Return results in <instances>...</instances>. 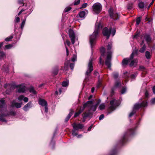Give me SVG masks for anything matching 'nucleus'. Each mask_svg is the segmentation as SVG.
<instances>
[{
    "label": "nucleus",
    "mask_w": 155,
    "mask_h": 155,
    "mask_svg": "<svg viewBox=\"0 0 155 155\" xmlns=\"http://www.w3.org/2000/svg\"><path fill=\"white\" fill-rule=\"evenodd\" d=\"M102 28V25L101 23L96 25L95 30L91 35L90 37V42L91 48L94 46L96 39L98 35V31L100 28Z\"/></svg>",
    "instance_id": "nucleus-1"
},
{
    "label": "nucleus",
    "mask_w": 155,
    "mask_h": 155,
    "mask_svg": "<svg viewBox=\"0 0 155 155\" xmlns=\"http://www.w3.org/2000/svg\"><path fill=\"white\" fill-rule=\"evenodd\" d=\"M93 104V101H89L84 104L83 106L84 109L86 107L88 108V112H87V113H89V115L92 114L93 112L96 111L97 107V104H95L94 105H92Z\"/></svg>",
    "instance_id": "nucleus-2"
},
{
    "label": "nucleus",
    "mask_w": 155,
    "mask_h": 155,
    "mask_svg": "<svg viewBox=\"0 0 155 155\" xmlns=\"http://www.w3.org/2000/svg\"><path fill=\"white\" fill-rule=\"evenodd\" d=\"M116 30L115 28H113L111 29V28L108 29L107 28H104L103 30V34L104 35L106 36L107 39H108L110 37V33L113 36L115 34Z\"/></svg>",
    "instance_id": "nucleus-3"
},
{
    "label": "nucleus",
    "mask_w": 155,
    "mask_h": 155,
    "mask_svg": "<svg viewBox=\"0 0 155 155\" xmlns=\"http://www.w3.org/2000/svg\"><path fill=\"white\" fill-rule=\"evenodd\" d=\"M93 59L92 58H90L88 64L87 70L86 72V79L90 75V73L93 70V68L92 65V61Z\"/></svg>",
    "instance_id": "nucleus-4"
},
{
    "label": "nucleus",
    "mask_w": 155,
    "mask_h": 155,
    "mask_svg": "<svg viewBox=\"0 0 155 155\" xmlns=\"http://www.w3.org/2000/svg\"><path fill=\"white\" fill-rule=\"evenodd\" d=\"M120 103L119 101L117 100L114 99L111 100L110 102V106L108 108V110L112 111L114 110L116 107L119 105Z\"/></svg>",
    "instance_id": "nucleus-5"
},
{
    "label": "nucleus",
    "mask_w": 155,
    "mask_h": 155,
    "mask_svg": "<svg viewBox=\"0 0 155 155\" xmlns=\"http://www.w3.org/2000/svg\"><path fill=\"white\" fill-rule=\"evenodd\" d=\"M137 50L135 49L134 50L130 55V58H127L124 59L122 61V64L123 65H127L128 64V63L130 62L131 60L134 57V55L137 54Z\"/></svg>",
    "instance_id": "nucleus-6"
},
{
    "label": "nucleus",
    "mask_w": 155,
    "mask_h": 155,
    "mask_svg": "<svg viewBox=\"0 0 155 155\" xmlns=\"http://www.w3.org/2000/svg\"><path fill=\"white\" fill-rule=\"evenodd\" d=\"M93 10L96 14H99L102 10V6L99 3H96L94 4L93 6Z\"/></svg>",
    "instance_id": "nucleus-7"
},
{
    "label": "nucleus",
    "mask_w": 155,
    "mask_h": 155,
    "mask_svg": "<svg viewBox=\"0 0 155 155\" xmlns=\"http://www.w3.org/2000/svg\"><path fill=\"white\" fill-rule=\"evenodd\" d=\"M112 53V51H109L107 52V57L105 61V64L108 68H110L111 67Z\"/></svg>",
    "instance_id": "nucleus-8"
},
{
    "label": "nucleus",
    "mask_w": 155,
    "mask_h": 155,
    "mask_svg": "<svg viewBox=\"0 0 155 155\" xmlns=\"http://www.w3.org/2000/svg\"><path fill=\"white\" fill-rule=\"evenodd\" d=\"M7 112L4 111L2 113H1L0 114V121L3 122H6V120L4 118V117L6 116L9 115H14L15 113V112L11 111L9 114H6Z\"/></svg>",
    "instance_id": "nucleus-9"
},
{
    "label": "nucleus",
    "mask_w": 155,
    "mask_h": 155,
    "mask_svg": "<svg viewBox=\"0 0 155 155\" xmlns=\"http://www.w3.org/2000/svg\"><path fill=\"white\" fill-rule=\"evenodd\" d=\"M109 13L110 17L114 20L117 19L119 18L118 14L115 12H114V10L110 8L109 10Z\"/></svg>",
    "instance_id": "nucleus-10"
},
{
    "label": "nucleus",
    "mask_w": 155,
    "mask_h": 155,
    "mask_svg": "<svg viewBox=\"0 0 155 155\" xmlns=\"http://www.w3.org/2000/svg\"><path fill=\"white\" fill-rule=\"evenodd\" d=\"M6 105L5 102V100L3 98L0 100V111L2 113L4 111L7 112Z\"/></svg>",
    "instance_id": "nucleus-11"
},
{
    "label": "nucleus",
    "mask_w": 155,
    "mask_h": 155,
    "mask_svg": "<svg viewBox=\"0 0 155 155\" xmlns=\"http://www.w3.org/2000/svg\"><path fill=\"white\" fill-rule=\"evenodd\" d=\"M147 105V103L146 102L143 101L141 103H136L134 106L133 110H136L139 109L142 107H145Z\"/></svg>",
    "instance_id": "nucleus-12"
},
{
    "label": "nucleus",
    "mask_w": 155,
    "mask_h": 155,
    "mask_svg": "<svg viewBox=\"0 0 155 155\" xmlns=\"http://www.w3.org/2000/svg\"><path fill=\"white\" fill-rule=\"evenodd\" d=\"M88 13V11L87 10L85 9L83 11L80 12L78 15V18H79L80 19L82 20L85 18V16Z\"/></svg>",
    "instance_id": "nucleus-13"
},
{
    "label": "nucleus",
    "mask_w": 155,
    "mask_h": 155,
    "mask_svg": "<svg viewBox=\"0 0 155 155\" xmlns=\"http://www.w3.org/2000/svg\"><path fill=\"white\" fill-rule=\"evenodd\" d=\"M39 104L42 106H45V111L47 113L48 109L47 101L44 99H41L39 101Z\"/></svg>",
    "instance_id": "nucleus-14"
},
{
    "label": "nucleus",
    "mask_w": 155,
    "mask_h": 155,
    "mask_svg": "<svg viewBox=\"0 0 155 155\" xmlns=\"http://www.w3.org/2000/svg\"><path fill=\"white\" fill-rule=\"evenodd\" d=\"M69 35L71 38L72 44H74L75 43V34L74 31L71 29L69 30Z\"/></svg>",
    "instance_id": "nucleus-15"
},
{
    "label": "nucleus",
    "mask_w": 155,
    "mask_h": 155,
    "mask_svg": "<svg viewBox=\"0 0 155 155\" xmlns=\"http://www.w3.org/2000/svg\"><path fill=\"white\" fill-rule=\"evenodd\" d=\"M72 126L73 128L76 129L77 130H78L79 129H82L84 127L83 124H77L76 123H73L72 124Z\"/></svg>",
    "instance_id": "nucleus-16"
},
{
    "label": "nucleus",
    "mask_w": 155,
    "mask_h": 155,
    "mask_svg": "<svg viewBox=\"0 0 155 155\" xmlns=\"http://www.w3.org/2000/svg\"><path fill=\"white\" fill-rule=\"evenodd\" d=\"M21 104L16 102L15 100H13L11 102V106L12 107H15L17 108H20L21 106Z\"/></svg>",
    "instance_id": "nucleus-17"
},
{
    "label": "nucleus",
    "mask_w": 155,
    "mask_h": 155,
    "mask_svg": "<svg viewBox=\"0 0 155 155\" xmlns=\"http://www.w3.org/2000/svg\"><path fill=\"white\" fill-rule=\"evenodd\" d=\"M16 87H19L17 91V92L19 93H23L25 91V87L24 86L20 85L17 86Z\"/></svg>",
    "instance_id": "nucleus-18"
},
{
    "label": "nucleus",
    "mask_w": 155,
    "mask_h": 155,
    "mask_svg": "<svg viewBox=\"0 0 155 155\" xmlns=\"http://www.w3.org/2000/svg\"><path fill=\"white\" fill-rule=\"evenodd\" d=\"M100 51L101 53V56L100 58V63L101 64L102 58L101 57H104V56L105 48L104 47H102L100 49Z\"/></svg>",
    "instance_id": "nucleus-19"
},
{
    "label": "nucleus",
    "mask_w": 155,
    "mask_h": 155,
    "mask_svg": "<svg viewBox=\"0 0 155 155\" xmlns=\"http://www.w3.org/2000/svg\"><path fill=\"white\" fill-rule=\"evenodd\" d=\"M31 102H29L27 104L25 105L23 107V109L25 111L28 110L29 108L31 107Z\"/></svg>",
    "instance_id": "nucleus-20"
},
{
    "label": "nucleus",
    "mask_w": 155,
    "mask_h": 155,
    "mask_svg": "<svg viewBox=\"0 0 155 155\" xmlns=\"http://www.w3.org/2000/svg\"><path fill=\"white\" fill-rule=\"evenodd\" d=\"M74 112V110H72L71 109H70V112L65 119V122H67L68 120L70 117L72 115L73 113Z\"/></svg>",
    "instance_id": "nucleus-21"
},
{
    "label": "nucleus",
    "mask_w": 155,
    "mask_h": 155,
    "mask_svg": "<svg viewBox=\"0 0 155 155\" xmlns=\"http://www.w3.org/2000/svg\"><path fill=\"white\" fill-rule=\"evenodd\" d=\"M84 108L83 106L82 107H81L80 110H79L78 112H76L75 114H74V117H77L78 116L81 114V113L83 111V110H84Z\"/></svg>",
    "instance_id": "nucleus-22"
},
{
    "label": "nucleus",
    "mask_w": 155,
    "mask_h": 155,
    "mask_svg": "<svg viewBox=\"0 0 155 155\" xmlns=\"http://www.w3.org/2000/svg\"><path fill=\"white\" fill-rule=\"evenodd\" d=\"M82 115L83 117L82 121L83 122H84L85 121L86 118L88 117L90 115L89 113H87V112H85Z\"/></svg>",
    "instance_id": "nucleus-23"
},
{
    "label": "nucleus",
    "mask_w": 155,
    "mask_h": 155,
    "mask_svg": "<svg viewBox=\"0 0 155 155\" xmlns=\"http://www.w3.org/2000/svg\"><path fill=\"white\" fill-rule=\"evenodd\" d=\"M144 38L147 43L150 42L151 41V38L149 35H145Z\"/></svg>",
    "instance_id": "nucleus-24"
},
{
    "label": "nucleus",
    "mask_w": 155,
    "mask_h": 155,
    "mask_svg": "<svg viewBox=\"0 0 155 155\" xmlns=\"http://www.w3.org/2000/svg\"><path fill=\"white\" fill-rule=\"evenodd\" d=\"M137 62V60L136 59L131 61L130 63L129 64L130 66V67H132L135 65H136Z\"/></svg>",
    "instance_id": "nucleus-25"
},
{
    "label": "nucleus",
    "mask_w": 155,
    "mask_h": 155,
    "mask_svg": "<svg viewBox=\"0 0 155 155\" xmlns=\"http://www.w3.org/2000/svg\"><path fill=\"white\" fill-rule=\"evenodd\" d=\"M29 91L30 93H32L34 94H37L36 91L34 90L33 87H30Z\"/></svg>",
    "instance_id": "nucleus-26"
},
{
    "label": "nucleus",
    "mask_w": 155,
    "mask_h": 155,
    "mask_svg": "<svg viewBox=\"0 0 155 155\" xmlns=\"http://www.w3.org/2000/svg\"><path fill=\"white\" fill-rule=\"evenodd\" d=\"M146 46L145 45H144L140 49L139 51L141 53H143L146 49Z\"/></svg>",
    "instance_id": "nucleus-27"
},
{
    "label": "nucleus",
    "mask_w": 155,
    "mask_h": 155,
    "mask_svg": "<svg viewBox=\"0 0 155 155\" xmlns=\"http://www.w3.org/2000/svg\"><path fill=\"white\" fill-rule=\"evenodd\" d=\"M145 56L147 59H150L151 58L150 53L148 51H146L145 53Z\"/></svg>",
    "instance_id": "nucleus-28"
},
{
    "label": "nucleus",
    "mask_w": 155,
    "mask_h": 155,
    "mask_svg": "<svg viewBox=\"0 0 155 155\" xmlns=\"http://www.w3.org/2000/svg\"><path fill=\"white\" fill-rule=\"evenodd\" d=\"M105 105L104 103L101 104L99 106L98 108L100 110H102L104 109Z\"/></svg>",
    "instance_id": "nucleus-29"
},
{
    "label": "nucleus",
    "mask_w": 155,
    "mask_h": 155,
    "mask_svg": "<svg viewBox=\"0 0 155 155\" xmlns=\"http://www.w3.org/2000/svg\"><path fill=\"white\" fill-rule=\"evenodd\" d=\"M68 83L69 82L68 81H63L62 83V85L63 87H66L68 86Z\"/></svg>",
    "instance_id": "nucleus-30"
},
{
    "label": "nucleus",
    "mask_w": 155,
    "mask_h": 155,
    "mask_svg": "<svg viewBox=\"0 0 155 155\" xmlns=\"http://www.w3.org/2000/svg\"><path fill=\"white\" fill-rule=\"evenodd\" d=\"M113 76L115 79H117L118 77V74L117 72H114L113 73Z\"/></svg>",
    "instance_id": "nucleus-31"
},
{
    "label": "nucleus",
    "mask_w": 155,
    "mask_h": 155,
    "mask_svg": "<svg viewBox=\"0 0 155 155\" xmlns=\"http://www.w3.org/2000/svg\"><path fill=\"white\" fill-rule=\"evenodd\" d=\"M112 47V44L110 42H109L107 46V48L108 50H111Z\"/></svg>",
    "instance_id": "nucleus-32"
},
{
    "label": "nucleus",
    "mask_w": 155,
    "mask_h": 155,
    "mask_svg": "<svg viewBox=\"0 0 155 155\" xmlns=\"http://www.w3.org/2000/svg\"><path fill=\"white\" fill-rule=\"evenodd\" d=\"M76 129L75 128H73V130L72 131V135L73 136H77L78 135V134L77 132H76Z\"/></svg>",
    "instance_id": "nucleus-33"
},
{
    "label": "nucleus",
    "mask_w": 155,
    "mask_h": 155,
    "mask_svg": "<svg viewBox=\"0 0 155 155\" xmlns=\"http://www.w3.org/2000/svg\"><path fill=\"white\" fill-rule=\"evenodd\" d=\"M139 7L141 8H143L144 7V3L143 2H140L138 4Z\"/></svg>",
    "instance_id": "nucleus-34"
},
{
    "label": "nucleus",
    "mask_w": 155,
    "mask_h": 155,
    "mask_svg": "<svg viewBox=\"0 0 155 155\" xmlns=\"http://www.w3.org/2000/svg\"><path fill=\"white\" fill-rule=\"evenodd\" d=\"M26 21V19H25L23 20L21 23V28L22 29H23L24 26L25 24V22Z\"/></svg>",
    "instance_id": "nucleus-35"
},
{
    "label": "nucleus",
    "mask_w": 155,
    "mask_h": 155,
    "mask_svg": "<svg viewBox=\"0 0 155 155\" xmlns=\"http://www.w3.org/2000/svg\"><path fill=\"white\" fill-rule=\"evenodd\" d=\"M137 73H135L134 74H132L130 76V78L132 79H134L135 78L136 76H137Z\"/></svg>",
    "instance_id": "nucleus-36"
},
{
    "label": "nucleus",
    "mask_w": 155,
    "mask_h": 155,
    "mask_svg": "<svg viewBox=\"0 0 155 155\" xmlns=\"http://www.w3.org/2000/svg\"><path fill=\"white\" fill-rule=\"evenodd\" d=\"M120 85V83L118 81H117L115 83L114 87H118Z\"/></svg>",
    "instance_id": "nucleus-37"
},
{
    "label": "nucleus",
    "mask_w": 155,
    "mask_h": 155,
    "mask_svg": "<svg viewBox=\"0 0 155 155\" xmlns=\"http://www.w3.org/2000/svg\"><path fill=\"white\" fill-rule=\"evenodd\" d=\"M141 21V18L140 17H138L137 18L136 20V24L138 25L139 24Z\"/></svg>",
    "instance_id": "nucleus-38"
},
{
    "label": "nucleus",
    "mask_w": 155,
    "mask_h": 155,
    "mask_svg": "<svg viewBox=\"0 0 155 155\" xmlns=\"http://www.w3.org/2000/svg\"><path fill=\"white\" fill-rule=\"evenodd\" d=\"M77 55L76 54H74L71 58V61L73 62L75 61L77 59Z\"/></svg>",
    "instance_id": "nucleus-39"
},
{
    "label": "nucleus",
    "mask_w": 155,
    "mask_h": 155,
    "mask_svg": "<svg viewBox=\"0 0 155 155\" xmlns=\"http://www.w3.org/2000/svg\"><path fill=\"white\" fill-rule=\"evenodd\" d=\"M136 111L135 110H133L132 111L130 112V114L129 115V117H132V116H133L134 114L136 113Z\"/></svg>",
    "instance_id": "nucleus-40"
},
{
    "label": "nucleus",
    "mask_w": 155,
    "mask_h": 155,
    "mask_svg": "<svg viewBox=\"0 0 155 155\" xmlns=\"http://www.w3.org/2000/svg\"><path fill=\"white\" fill-rule=\"evenodd\" d=\"M128 133H125L124 136H123V139H122V140H121V143H124V140H125L126 139V137L127 136V135Z\"/></svg>",
    "instance_id": "nucleus-41"
},
{
    "label": "nucleus",
    "mask_w": 155,
    "mask_h": 155,
    "mask_svg": "<svg viewBox=\"0 0 155 155\" xmlns=\"http://www.w3.org/2000/svg\"><path fill=\"white\" fill-rule=\"evenodd\" d=\"M13 38V37L12 36H11L6 38L5 40L6 41H10Z\"/></svg>",
    "instance_id": "nucleus-42"
},
{
    "label": "nucleus",
    "mask_w": 155,
    "mask_h": 155,
    "mask_svg": "<svg viewBox=\"0 0 155 155\" xmlns=\"http://www.w3.org/2000/svg\"><path fill=\"white\" fill-rule=\"evenodd\" d=\"M126 91V88L124 87L121 91V93L122 94H123L125 93Z\"/></svg>",
    "instance_id": "nucleus-43"
},
{
    "label": "nucleus",
    "mask_w": 155,
    "mask_h": 155,
    "mask_svg": "<svg viewBox=\"0 0 155 155\" xmlns=\"http://www.w3.org/2000/svg\"><path fill=\"white\" fill-rule=\"evenodd\" d=\"M24 97L23 95H21L18 97V99L19 101H21L23 100Z\"/></svg>",
    "instance_id": "nucleus-44"
},
{
    "label": "nucleus",
    "mask_w": 155,
    "mask_h": 155,
    "mask_svg": "<svg viewBox=\"0 0 155 155\" xmlns=\"http://www.w3.org/2000/svg\"><path fill=\"white\" fill-rule=\"evenodd\" d=\"M59 92H58V91H55V94L57 95L60 94L61 93V88H59L58 89Z\"/></svg>",
    "instance_id": "nucleus-45"
},
{
    "label": "nucleus",
    "mask_w": 155,
    "mask_h": 155,
    "mask_svg": "<svg viewBox=\"0 0 155 155\" xmlns=\"http://www.w3.org/2000/svg\"><path fill=\"white\" fill-rule=\"evenodd\" d=\"M134 132V129H131L129 130L128 134H133Z\"/></svg>",
    "instance_id": "nucleus-46"
},
{
    "label": "nucleus",
    "mask_w": 155,
    "mask_h": 155,
    "mask_svg": "<svg viewBox=\"0 0 155 155\" xmlns=\"http://www.w3.org/2000/svg\"><path fill=\"white\" fill-rule=\"evenodd\" d=\"M71 9V7H68L64 9V12H68Z\"/></svg>",
    "instance_id": "nucleus-47"
},
{
    "label": "nucleus",
    "mask_w": 155,
    "mask_h": 155,
    "mask_svg": "<svg viewBox=\"0 0 155 155\" xmlns=\"http://www.w3.org/2000/svg\"><path fill=\"white\" fill-rule=\"evenodd\" d=\"M70 63V61L68 60L67 61H66L64 63V67H66L67 68L68 65Z\"/></svg>",
    "instance_id": "nucleus-48"
},
{
    "label": "nucleus",
    "mask_w": 155,
    "mask_h": 155,
    "mask_svg": "<svg viewBox=\"0 0 155 155\" xmlns=\"http://www.w3.org/2000/svg\"><path fill=\"white\" fill-rule=\"evenodd\" d=\"M12 46L11 45H8L5 46V49H9Z\"/></svg>",
    "instance_id": "nucleus-49"
},
{
    "label": "nucleus",
    "mask_w": 155,
    "mask_h": 155,
    "mask_svg": "<svg viewBox=\"0 0 155 155\" xmlns=\"http://www.w3.org/2000/svg\"><path fill=\"white\" fill-rule=\"evenodd\" d=\"M74 63H70L69 65L70 67L71 68V69L73 70L74 67Z\"/></svg>",
    "instance_id": "nucleus-50"
},
{
    "label": "nucleus",
    "mask_w": 155,
    "mask_h": 155,
    "mask_svg": "<svg viewBox=\"0 0 155 155\" xmlns=\"http://www.w3.org/2000/svg\"><path fill=\"white\" fill-rule=\"evenodd\" d=\"M20 21V18L19 17H16L14 20L15 22H18Z\"/></svg>",
    "instance_id": "nucleus-51"
},
{
    "label": "nucleus",
    "mask_w": 155,
    "mask_h": 155,
    "mask_svg": "<svg viewBox=\"0 0 155 155\" xmlns=\"http://www.w3.org/2000/svg\"><path fill=\"white\" fill-rule=\"evenodd\" d=\"M87 5V3H85L83 4L82 6L80 8H86Z\"/></svg>",
    "instance_id": "nucleus-52"
},
{
    "label": "nucleus",
    "mask_w": 155,
    "mask_h": 155,
    "mask_svg": "<svg viewBox=\"0 0 155 155\" xmlns=\"http://www.w3.org/2000/svg\"><path fill=\"white\" fill-rule=\"evenodd\" d=\"M80 0H78L77 1H75L74 2V5H77L79 4L80 3Z\"/></svg>",
    "instance_id": "nucleus-53"
},
{
    "label": "nucleus",
    "mask_w": 155,
    "mask_h": 155,
    "mask_svg": "<svg viewBox=\"0 0 155 155\" xmlns=\"http://www.w3.org/2000/svg\"><path fill=\"white\" fill-rule=\"evenodd\" d=\"M101 82L99 80L98 84L97 85V88L101 86Z\"/></svg>",
    "instance_id": "nucleus-54"
},
{
    "label": "nucleus",
    "mask_w": 155,
    "mask_h": 155,
    "mask_svg": "<svg viewBox=\"0 0 155 155\" xmlns=\"http://www.w3.org/2000/svg\"><path fill=\"white\" fill-rule=\"evenodd\" d=\"M66 43L67 45L68 46H70V41L68 40H67L66 41V43H64V45L65 46H66Z\"/></svg>",
    "instance_id": "nucleus-55"
},
{
    "label": "nucleus",
    "mask_w": 155,
    "mask_h": 155,
    "mask_svg": "<svg viewBox=\"0 0 155 155\" xmlns=\"http://www.w3.org/2000/svg\"><path fill=\"white\" fill-rule=\"evenodd\" d=\"M104 117V116L103 114H102L100 115L99 117V119L100 120H101L103 119Z\"/></svg>",
    "instance_id": "nucleus-56"
},
{
    "label": "nucleus",
    "mask_w": 155,
    "mask_h": 155,
    "mask_svg": "<svg viewBox=\"0 0 155 155\" xmlns=\"http://www.w3.org/2000/svg\"><path fill=\"white\" fill-rule=\"evenodd\" d=\"M23 100L25 102H27L28 101V99L27 97H24Z\"/></svg>",
    "instance_id": "nucleus-57"
},
{
    "label": "nucleus",
    "mask_w": 155,
    "mask_h": 155,
    "mask_svg": "<svg viewBox=\"0 0 155 155\" xmlns=\"http://www.w3.org/2000/svg\"><path fill=\"white\" fill-rule=\"evenodd\" d=\"M139 69L140 70L143 71L145 69V68L142 66H140L139 67Z\"/></svg>",
    "instance_id": "nucleus-58"
},
{
    "label": "nucleus",
    "mask_w": 155,
    "mask_h": 155,
    "mask_svg": "<svg viewBox=\"0 0 155 155\" xmlns=\"http://www.w3.org/2000/svg\"><path fill=\"white\" fill-rule=\"evenodd\" d=\"M151 102L152 104H155V98L152 99V100L151 101Z\"/></svg>",
    "instance_id": "nucleus-59"
},
{
    "label": "nucleus",
    "mask_w": 155,
    "mask_h": 155,
    "mask_svg": "<svg viewBox=\"0 0 155 155\" xmlns=\"http://www.w3.org/2000/svg\"><path fill=\"white\" fill-rule=\"evenodd\" d=\"M65 48H66V51L67 55H68V54H69L68 50V48L66 46H65Z\"/></svg>",
    "instance_id": "nucleus-60"
},
{
    "label": "nucleus",
    "mask_w": 155,
    "mask_h": 155,
    "mask_svg": "<svg viewBox=\"0 0 155 155\" xmlns=\"http://www.w3.org/2000/svg\"><path fill=\"white\" fill-rule=\"evenodd\" d=\"M94 74L95 75L97 76V75L99 74L98 73L97 71H95L94 72Z\"/></svg>",
    "instance_id": "nucleus-61"
},
{
    "label": "nucleus",
    "mask_w": 155,
    "mask_h": 155,
    "mask_svg": "<svg viewBox=\"0 0 155 155\" xmlns=\"http://www.w3.org/2000/svg\"><path fill=\"white\" fill-rule=\"evenodd\" d=\"M18 3L19 4H23L22 0H19L18 1Z\"/></svg>",
    "instance_id": "nucleus-62"
},
{
    "label": "nucleus",
    "mask_w": 155,
    "mask_h": 155,
    "mask_svg": "<svg viewBox=\"0 0 155 155\" xmlns=\"http://www.w3.org/2000/svg\"><path fill=\"white\" fill-rule=\"evenodd\" d=\"M139 35V34H136L135 35H134V37H133V38H137V37H138Z\"/></svg>",
    "instance_id": "nucleus-63"
},
{
    "label": "nucleus",
    "mask_w": 155,
    "mask_h": 155,
    "mask_svg": "<svg viewBox=\"0 0 155 155\" xmlns=\"http://www.w3.org/2000/svg\"><path fill=\"white\" fill-rule=\"evenodd\" d=\"M153 93L155 94V86L153 87Z\"/></svg>",
    "instance_id": "nucleus-64"
}]
</instances>
